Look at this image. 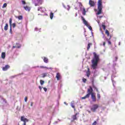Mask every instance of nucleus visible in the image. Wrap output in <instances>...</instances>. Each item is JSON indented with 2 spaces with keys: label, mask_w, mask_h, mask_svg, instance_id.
Here are the masks:
<instances>
[{
  "label": "nucleus",
  "mask_w": 125,
  "mask_h": 125,
  "mask_svg": "<svg viewBox=\"0 0 125 125\" xmlns=\"http://www.w3.org/2000/svg\"><path fill=\"white\" fill-rule=\"evenodd\" d=\"M64 104H65V105H68V104H67V103L66 102H64Z\"/></svg>",
  "instance_id": "45"
},
{
  "label": "nucleus",
  "mask_w": 125,
  "mask_h": 125,
  "mask_svg": "<svg viewBox=\"0 0 125 125\" xmlns=\"http://www.w3.org/2000/svg\"><path fill=\"white\" fill-rule=\"evenodd\" d=\"M54 16V14L52 12L50 13V19L52 20L53 18V16Z\"/></svg>",
  "instance_id": "21"
},
{
  "label": "nucleus",
  "mask_w": 125,
  "mask_h": 125,
  "mask_svg": "<svg viewBox=\"0 0 125 125\" xmlns=\"http://www.w3.org/2000/svg\"><path fill=\"white\" fill-rule=\"evenodd\" d=\"M100 45H102V44H100Z\"/></svg>",
  "instance_id": "52"
},
{
  "label": "nucleus",
  "mask_w": 125,
  "mask_h": 125,
  "mask_svg": "<svg viewBox=\"0 0 125 125\" xmlns=\"http://www.w3.org/2000/svg\"><path fill=\"white\" fill-rule=\"evenodd\" d=\"M34 30L35 31H39V32H41V29H39L37 27H36Z\"/></svg>",
  "instance_id": "35"
},
{
  "label": "nucleus",
  "mask_w": 125,
  "mask_h": 125,
  "mask_svg": "<svg viewBox=\"0 0 125 125\" xmlns=\"http://www.w3.org/2000/svg\"><path fill=\"white\" fill-rule=\"evenodd\" d=\"M19 20H22L23 19V17L22 16H19L18 17Z\"/></svg>",
  "instance_id": "29"
},
{
  "label": "nucleus",
  "mask_w": 125,
  "mask_h": 125,
  "mask_svg": "<svg viewBox=\"0 0 125 125\" xmlns=\"http://www.w3.org/2000/svg\"><path fill=\"white\" fill-rule=\"evenodd\" d=\"M83 83H86V79H85V78H83Z\"/></svg>",
  "instance_id": "38"
},
{
  "label": "nucleus",
  "mask_w": 125,
  "mask_h": 125,
  "mask_svg": "<svg viewBox=\"0 0 125 125\" xmlns=\"http://www.w3.org/2000/svg\"><path fill=\"white\" fill-rule=\"evenodd\" d=\"M21 2H22V4H26V2L24 0H22Z\"/></svg>",
  "instance_id": "39"
},
{
  "label": "nucleus",
  "mask_w": 125,
  "mask_h": 125,
  "mask_svg": "<svg viewBox=\"0 0 125 125\" xmlns=\"http://www.w3.org/2000/svg\"><path fill=\"white\" fill-rule=\"evenodd\" d=\"M33 105H34V103L31 102V103H30V106H31V107H33Z\"/></svg>",
  "instance_id": "40"
},
{
  "label": "nucleus",
  "mask_w": 125,
  "mask_h": 125,
  "mask_svg": "<svg viewBox=\"0 0 125 125\" xmlns=\"http://www.w3.org/2000/svg\"><path fill=\"white\" fill-rule=\"evenodd\" d=\"M40 83L42 85V84H43L44 83V81H42V80H41L40 81Z\"/></svg>",
  "instance_id": "31"
},
{
  "label": "nucleus",
  "mask_w": 125,
  "mask_h": 125,
  "mask_svg": "<svg viewBox=\"0 0 125 125\" xmlns=\"http://www.w3.org/2000/svg\"><path fill=\"white\" fill-rule=\"evenodd\" d=\"M118 44H119V45H121V42H119Z\"/></svg>",
  "instance_id": "47"
},
{
  "label": "nucleus",
  "mask_w": 125,
  "mask_h": 125,
  "mask_svg": "<svg viewBox=\"0 0 125 125\" xmlns=\"http://www.w3.org/2000/svg\"><path fill=\"white\" fill-rule=\"evenodd\" d=\"M115 59H116V60H117L118 59V57H116Z\"/></svg>",
  "instance_id": "48"
},
{
  "label": "nucleus",
  "mask_w": 125,
  "mask_h": 125,
  "mask_svg": "<svg viewBox=\"0 0 125 125\" xmlns=\"http://www.w3.org/2000/svg\"><path fill=\"white\" fill-rule=\"evenodd\" d=\"M6 6H7V3H5L3 4V5L2 6V8H4L6 7Z\"/></svg>",
  "instance_id": "28"
},
{
  "label": "nucleus",
  "mask_w": 125,
  "mask_h": 125,
  "mask_svg": "<svg viewBox=\"0 0 125 125\" xmlns=\"http://www.w3.org/2000/svg\"><path fill=\"white\" fill-rule=\"evenodd\" d=\"M12 26H10V34H12Z\"/></svg>",
  "instance_id": "33"
},
{
  "label": "nucleus",
  "mask_w": 125,
  "mask_h": 125,
  "mask_svg": "<svg viewBox=\"0 0 125 125\" xmlns=\"http://www.w3.org/2000/svg\"><path fill=\"white\" fill-rule=\"evenodd\" d=\"M97 22L98 23V24H99V23H100L99 21H97Z\"/></svg>",
  "instance_id": "49"
},
{
  "label": "nucleus",
  "mask_w": 125,
  "mask_h": 125,
  "mask_svg": "<svg viewBox=\"0 0 125 125\" xmlns=\"http://www.w3.org/2000/svg\"><path fill=\"white\" fill-rule=\"evenodd\" d=\"M16 47L17 48H20L21 47V44L19 43H17L16 44Z\"/></svg>",
  "instance_id": "20"
},
{
  "label": "nucleus",
  "mask_w": 125,
  "mask_h": 125,
  "mask_svg": "<svg viewBox=\"0 0 125 125\" xmlns=\"http://www.w3.org/2000/svg\"><path fill=\"white\" fill-rule=\"evenodd\" d=\"M91 43H89L88 44L87 49L88 50L90 48V45H91Z\"/></svg>",
  "instance_id": "27"
},
{
  "label": "nucleus",
  "mask_w": 125,
  "mask_h": 125,
  "mask_svg": "<svg viewBox=\"0 0 125 125\" xmlns=\"http://www.w3.org/2000/svg\"><path fill=\"white\" fill-rule=\"evenodd\" d=\"M97 98H98L99 100H100L101 96L100 94H99V93L97 94Z\"/></svg>",
  "instance_id": "34"
},
{
  "label": "nucleus",
  "mask_w": 125,
  "mask_h": 125,
  "mask_svg": "<svg viewBox=\"0 0 125 125\" xmlns=\"http://www.w3.org/2000/svg\"><path fill=\"white\" fill-rule=\"evenodd\" d=\"M94 58L92 60V68L93 70H95L97 68V65L98 64V62L100 60L99 55L96 54V53L94 52Z\"/></svg>",
  "instance_id": "1"
},
{
  "label": "nucleus",
  "mask_w": 125,
  "mask_h": 125,
  "mask_svg": "<svg viewBox=\"0 0 125 125\" xmlns=\"http://www.w3.org/2000/svg\"><path fill=\"white\" fill-rule=\"evenodd\" d=\"M9 24H10V27H12V19H9Z\"/></svg>",
  "instance_id": "22"
},
{
  "label": "nucleus",
  "mask_w": 125,
  "mask_h": 125,
  "mask_svg": "<svg viewBox=\"0 0 125 125\" xmlns=\"http://www.w3.org/2000/svg\"><path fill=\"white\" fill-rule=\"evenodd\" d=\"M63 7H64V8H66V9L69 10H70V6L69 5H67L66 7L65 6V5H63Z\"/></svg>",
  "instance_id": "26"
},
{
  "label": "nucleus",
  "mask_w": 125,
  "mask_h": 125,
  "mask_svg": "<svg viewBox=\"0 0 125 125\" xmlns=\"http://www.w3.org/2000/svg\"><path fill=\"white\" fill-rule=\"evenodd\" d=\"M79 6L80 7V10L82 11V14L83 15H85V9L83 6V5H82V3H79Z\"/></svg>",
  "instance_id": "5"
},
{
  "label": "nucleus",
  "mask_w": 125,
  "mask_h": 125,
  "mask_svg": "<svg viewBox=\"0 0 125 125\" xmlns=\"http://www.w3.org/2000/svg\"><path fill=\"white\" fill-rule=\"evenodd\" d=\"M77 16H78V14H77V13H76V14H75V17H77Z\"/></svg>",
  "instance_id": "46"
},
{
  "label": "nucleus",
  "mask_w": 125,
  "mask_h": 125,
  "mask_svg": "<svg viewBox=\"0 0 125 125\" xmlns=\"http://www.w3.org/2000/svg\"><path fill=\"white\" fill-rule=\"evenodd\" d=\"M15 47H16V46H13V48H15Z\"/></svg>",
  "instance_id": "50"
},
{
  "label": "nucleus",
  "mask_w": 125,
  "mask_h": 125,
  "mask_svg": "<svg viewBox=\"0 0 125 125\" xmlns=\"http://www.w3.org/2000/svg\"><path fill=\"white\" fill-rule=\"evenodd\" d=\"M97 91H98V89H97Z\"/></svg>",
  "instance_id": "53"
},
{
  "label": "nucleus",
  "mask_w": 125,
  "mask_h": 125,
  "mask_svg": "<svg viewBox=\"0 0 125 125\" xmlns=\"http://www.w3.org/2000/svg\"><path fill=\"white\" fill-rule=\"evenodd\" d=\"M89 75H90V72H89V69H88V71L86 72V76L88 78L89 77Z\"/></svg>",
  "instance_id": "24"
},
{
  "label": "nucleus",
  "mask_w": 125,
  "mask_h": 125,
  "mask_svg": "<svg viewBox=\"0 0 125 125\" xmlns=\"http://www.w3.org/2000/svg\"><path fill=\"white\" fill-rule=\"evenodd\" d=\"M24 101H25V102H27V101H28V97H25Z\"/></svg>",
  "instance_id": "37"
},
{
  "label": "nucleus",
  "mask_w": 125,
  "mask_h": 125,
  "mask_svg": "<svg viewBox=\"0 0 125 125\" xmlns=\"http://www.w3.org/2000/svg\"><path fill=\"white\" fill-rule=\"evenodd\" d=\"M56 77L57 81H59V80H60V79H61V75L59 73H57Z\"/></svg>",
  "instance_id": "8"
},
{
  "label": "nucleus",
  "mask_w": 125,
  "mask_h": 125,
  "mask_svg": "<svg viewBox=\"0 0 125 125\" xmlns=\"http://www.w3.org/2000/svg\"><path fill=\"white\" fill-rule=\"evenodd\" d=\"M105 43H105V42H103V45H104V46H105Z\"/></svg>",
  "instance_id": "43"
},
{
  "label": "nucleus",
  "mask_w": 125,
  "mask_h": 125,
  "mask_svg": "<svg viewBox=\"0 0 125 125\" xmlns=\"http://www.w3.org/2000/svg\"><path fill=\"white\" fill-rule=\"evenodd\" d=\"M98 108V105L97 104H94L91 108V110H96Z\"/></svg>",
  "instance_id": "13"
},
{
  "label": "nucleus",
  "mask_w": 125,
  "mask_h": 125,
  "mask_svg": "<svg viewBox=\"0 0 125 125\" xmlns=\"http://www.w3.org/2000/svg\"><path fill=\"white\" fill-rule=\"evenodd\" d=\"M105 34L107 35V37L110 36V33H109V31H108V30H105Z\"/></svg>",
  "instance_id": "25"
},
{
  "label": "nucleus",
  "mask_w": 125,
  "mask_h": 125,
  "mask_svg": "<svg viewBox=\"0 0 125 125\" xmlns=\"http://www.w3.org/2000/svg\"><path fill=\"white\" fill-rule=\"evenodd\" d=\"M103 39L104 40V41H107V42H108V44H111V42H110V41H109V40H108V39H107L105 37V35H104L103 37Z\"/></svg>",
  "instance_id": "11"
},
{
  "label": "nucleus",
  "mask_w": 125,
  "mask_h": 125,
  "mask_svg": "<svg viewBox=\"0 0 125 125\" xmlns=\"http://www.w3.org/2000/svg\"><path fill=\"white\" fill-rule=\"evenodd\" d=\"M38 3H35V6H37V5H41L42 4V0H37Z\"/></svg>",
  "instance_id": "15"
},
{
  "label": "nucleus",
  "mask_w": 125,
  "mask_h": 125,
  "mask_svg": "<svg viewBox=\"0 0 125 125\" xmlns=\"http://www.w3.org/2000/svg\"><path fill=\"white\" fill-rule=\"evenodd\" d=\"M82 20L83 21V24H84V25L86 26V27H87L90 31H92V28L91 26L89 25L88 22H87L83 17H82Z\"/></svg>",
  "instance_id": "4"
},
{
  "label": "nucleus",
  "mask_w": 125,
  "mask_h": 125,
  "mask_svg": "<svg viewBox=\"0 0 125 125\" xmlns=\"http://www.w3.org/2000/svg\"><path fill=\"white\" fill-rule=\"evenodd\" d=\"M42 78H45L47 76V73H44L42 74Z\"/></svg>",
  "instance_id": "23"
},
{
  "label": "nucleus",
  "mask_w": 125,
  "mask_h": 125,
  "mask_svg": "<svg viewBox=\"0 0 125 125\" xmlns=\"http://www.w3.org/2000/svg\"><path fill=\"white\" fill-rule=\"evenodd\" d=\"M39 67L40 66H35L34 68H46L47 69H50L51 70L52 69L51 67L48 68V67H44L43 66H41L40 67Z\"/></svg>",
  "instance_id": "19"
},
{
  "label": "nucleus",
  "mask_w": 125,
  "mask_h": 125,
  "mask_svg": "<svg viewBox=\"0 0 125 125\" xmlns=\"http://www.w3.org/2000/svg\"><path fill=\"white\" fill-rule=\"evenodd\" d=\"M113 76L112 75V77H111V80H112V82L113 83V86H115V85H114L115 82H114V80H113Z\"/></svg>",
  "instance_id": "30"
},
{
  "label": "nucleus",
  "mask_w": 125,
  "mask_h": 125,
  "mask_svg": "<svg viewBox=\"0 0 125 125\" xmlns=\"http://www.w3.org/2000/svg\"><path fill=\"white\" fill-rule=\"evenodd\" d=\"M39 89H40V90H42V86H39Z\"/></svg>",
  "instance_id": "42"
},
{
  "label": "nucleus",
  "mask_w": 125,
  "mask_h": 125,
  "mask_svg": "<svg viewBox=\"0 0 125 125\" xmlns=\"http://www.w3.org/2000/svg\"><path fill=\"white\" fill-rule=\"evenodd\" d=\"M4 30L5 31H7V30H8V24L6 23L5 26L4 27Z\"/></svg>",
  "instance_id": "18"
},
{
  "label": "nucleus",
  "mask_w": 125,
  "mask_h": 125,
  "mask_svg": "<svg viewBox=\"0 0 125 125\" xmlns=\"http://www.w3.org/2000/svg\"><path fill=\"white\" fill-rule=\"evenodd\" d=\"M43 90H44V91H45V92H46L47 89H46V88H45V87H43Z\"/></svg>",
  "instance_id": "41"
},
{
  "label": "nucleus",
  "mask_w": 125,
  "mask_h": 125,
  "mask_svg": "<svg viewBox=\"0 0 125 125\" xmlns=\"http://www.w3.org/2000/svg\"><path fill=\"white\" fill-rule=\"evenodd\" d=\"M46 10L44 7H38V11H41V12H44V11H46Z\"/></svg>",
  "instance_id": "7"
},
{
  "label": "nucleus",
  "mask_w": 125,
  "mask_h": 125,
  "mask_svg": "<svg viewBox=\"0 0 125 125\" xmlns=\"http://www.w3.org/2000/svg\"><path fill=\"white\" fill-rule=\"evenodd\" d=\"M90 95H91V99H92L93 101L94 102H95V101H96V97L95 96V93H93V91H92L90 93Z\"/></svg>",
  "instance_id": "6"
},
{
  "label": "nucleus",
  "mask_w": 125,
  "mask_h": 125,
  "mask_svg": "<svg viewBox=\"0 0 125 125\" xmlns=\"http://www.w3.org/2000/svg\"><path fill=\"white\" fill-rule=\"evenodd\" d=\"M103 5H102V0H98V9H95V11L97 15H100L102 13V8Z\"/></svg>",
  "instance_id": "2"
},
{
  "label": "nucleus",
  "mask_w": 125,
  "mask_h": 125,
  "mask_svg": "<svg viewBox=\"0 0 125 125\" xmlns=\"http://www.w3.org/2000/svg\"><path fill=\"white\" fill-rule=\"evenodd\" d=\"M12 26L13 28H15L16 24H15V23H14L12 24Z\"/></svg>",
  "instance_id": "36"
},
{
  "label": "nucleus",
  "mask_w": 125,
  "mask_h": 125,
  "mask_svg": "<svg viewBox=\"0 0 125 125\" xmlns=\"http://www.w3.org/2000/svg\"><path fill=\"white\" fill-rule=\"evenodd\" d=\"M92 34H93V33L92 32V31L91 32Z\"/></svg>",
  "instance_id": "51"
},
{
  "label": "nucleus",
  "mask_w": 125,
  "mask_h": 125,
  "mask_svg": "<svg viewBox=\"0 0 125 125\" xmlns=\"http://www.w3.org/2000/svg\"><path fill=\"white\" fill-rule=\"evenodd\" d=\"M102 26L103 27L104 30H106V26H105V24H102Z\"/></svg>",
  "instance_id": "32"
},
{
  "label": "nucleus",
  "mask_w": 125,
  "mask_h": 125,
  "mask_svg": "<svg viewBox=\"0 0 125 125\" xmlns=\"http://www.w3.org/2000/svg\"><path fill=\"white\" fill-rule=\"evenodd\" d=\"M43 59V61L45 63H48V59L45 57H42Z\"/></svg>",
  "instance_id": "12"
},
{
  "label": "nucleus",
  "mask_w": 125,
  "mask_h": 125,
  "mask_svg": "<svg viewBox=\"0 0 125 125\" xmlns=\"http://www.w3.org/2000/svg\"><path fill=\"white\" fill-rule=\"evenodd\" d=\"M89 4L90 5V6H94V1H93L92 0H89Z\"/></svg>",
  "instance_id": "9"
},
{
  "label": "nucleus",
  "mask_w": 125,
  "mask_h": 125,
  "mask_svg": "<svg viewBox=\"0 0 125 125\" xmlns=\"http://www.w3.org/2000/svg\"><path fill=\"white\" fill-rule=\"evenodd\" d=\"M94 74H95V72H94Z\"/></svg>",
  "instance_id": "54"
},
{
  "label": "nucleus",
  "mask_w": 125,
  "mask_h": 125,
  "mask_svg": "<svg viewBox=\"0 0 125 125\" xmlns=\"http://www.w3.org/2000/svg\"><path fill=\"white\" fill-rule=\"evenodd\" d=\"M1 57L2 59H4V58H5V52H2Z\"/></svg>",
  "instance_id": "17"
},
{
  "label": "nucleus",
  "mask_w": 125,
  "mask_h": 125,
  "mask_svg": "<svg viewBox=\"0 0 125 125\" xmlns=\"http://www.w3.org/2000/svg\"><path fill=\"white\" fill-rule=\"evenodd\" d=\"M70 105L72 107V108H73L74 109H75V102L74 101L71 102L70 104Z\"/></svg>",
  "instance_id": "16"
},
{
  "label": "nucleus",
  "mask_w": 125,
  "mask_h": 125,
  "mask_svg": "<svg viewBox=\"0 0 125 125\" xmlns=\"http://www.w3.org/2000/svg\"><path fill=\"white\" fill-rule=\"evenodd\" d=\"M92 91H93V89H92V87H91V86H90L89 88H88L87 90L88 94L86 95L84 97L81 98V99L83 100H84L86 99V98H88V97H89V96H90V93H91Z\"/></svg>",
  "instance_id": "3"
},
{
  "label": "nucleus",
  "mask_w": 125,
  "mask_h": 125,
  "mask_svg": "<svg viewBox=\"0 0 125 125\" xmlns=\"http://www.w3.org/2000/svg\"><path fill=\"white\" fill-rule=\"evenodd\" d=\"M8 69H9V65H7L2 67L3 71H7Z\"/></svg>",
  "instance_id": "10"
},
{
  "label": "nucleus",
  "mask_w": 125,
  "mask_h": 125,
  "mask_svg": "<svg viewBox=\"0 0 125 125\" xmlns=\"http://www.w3.org/2000/svg\"><path fill=\"white\" fill-rule=\"evenodd\" d=\"M102 17H103L101 16H98V18H102Z\"/></svg>",
  "instance_id": "44"
},
{
  "label": "nucleus",
  "mask_w": 125,
  "mask_h": 125,
  "mask_svg": "<svg viewBox=\"0 0 125 125\" xmlns=\"http://www.w3.org/2000/svg\"><path fill=\"white\" fill-rule=\"evenodd\" d=\"M110 39H111V37H110Z\"/></svg>",
  "instance_id": "55"
},
{
  "label": "nucleus",
  "mask_w": 125,
  "mask_h": 125,
  "mask_svg": "<svg viewBox=\"0 0 125 125\" xmlns=\"http://www.w3.org/2000/svg\"><path fill=\"white\" fill-rule=\"evenodd\" d=\"M23 7L26 11H30L31 10V8H30V7H28V6H24Z\"/></svg>",
  "instance_id": "14"
}]
</instances>
